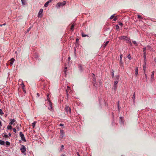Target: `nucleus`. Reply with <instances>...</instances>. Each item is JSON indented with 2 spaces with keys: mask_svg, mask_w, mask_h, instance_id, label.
<instances>
[{
  "mask_svg": "<svg viewBox=\"0 0 156 156\" xmlns=\"http://www.w3.org/2000/svg\"><path fill=\"white\" fill-rule=\"evenodd\" d=\"M121 40H123L124 41H126L127 43L131 44L130 38L126 36H121L119 37Z\"/></svg>",
  "mask_w": 156,
  "mask_h": 156,
  "instance_id": "f257e3e1",
  "label": "nucleus"
},
{
  "mask_svg": "<svg viewBox=\"0 0 156 156\" xmlns=\"http://www.w3.org/2000/svg\"><path fill=\"white\" fill-rule=\"evenodd\" d=\"M66 4V2L64 1L62 2H58L56 5V7L57 8H58L60 6H64Z\"/></svg>",
  "mask_w": 156,
  "mask_h": 156,
  "instance_id": "f03ea898",
  "label": "nucleus"
},
{
  "mask_svg": "<svg viewBox=\"0 0 156 156\" xmlns=\"http://www.w3.org/2000/svg\"><path fill=\"white\" fill-rule=\"evenodd\" d=\"M20 136L21 138V139L24 142H26V140L25 139L24 134L22 133V132L20 133Z\"/></svg>",
  "mask_w": 156,
  "mask_h": 156,
  "instance_id": "7ed1b4c3",
  "label": "nucleus"
},
{
  "mask_svg": "<svg viewBox=\"0 0 156 156\" xmlns=\"http://www.w3.org/2000/svg\"><path fill=\"white\" fill-rule=\"evenodd\" d=\"M14 61L15 59L14 58H12L10 60L8 61L7 63V65H10V66H12L13 64Z\"/></svg>",
  "mask_w": 156,
  "mask_h": 156,
  "instance_id": "20e7f679",
  "label": "nucleus"
},
{
  "mask_svg": "<svg viewBox=\"0 0 156 156\" xmlns=\"http://www.w3.org/2000/svg\"><path fill=\"white\" fill-rule=\"evenodd\" d=\"M20 151L22 153H24L26 151V148L25 146L23 145H22L20 148Z\"/></svg>",
  "mask_w": 156,
  "mask_h": 156,
  "instance_id": "39448f33",
  "label": "nucleus"
},
{
  "mask_svg": "<svg viewBox=\"0 0 156 156\" xmlns=\"http://www.w3.org/2000/svg\"><path fill=\"white\" fill-rule=\"evenodd\" d=\"M43 10L42 9H41L38 13V16L39 17L41 18L43 16Z\"/></svg>",
  "mask_w": 156,
  "mask_h": 156,
  "instance_id": "423d86ee",
  "label": "nucleus"
},
{
  "mask_svg": "<svg viewBox=\"0 0 156 156\" xmlns=\"http://www.w3.org/2000/svg\"><path fill=\"white\" fill-rule=\"evenodd\" d=\"M65 111L67 113H70L71 112V108L68 107L67 106H66L65 108Z\"/></svg>",
  "mask_w": 156,
  "mask_h": 156,
  "instance_id": "0eeeda50",
  "label": "nucleus"
},
{
  "mask_svg": "<svg viewBox=\"0 0 156 156\" xmlns=\"http://www.w3.org/2000/svg\"><path fill=\"white\" fill-rule=\"evenodd\" d=\"M60 133L61 134L60 136V138H63V136L64 135V131L63 130H60Z\"/></svg>",
  "mask_w": 156,
  "mask_h": 156,
  "instance_id": "6e6552de",
  "label": "nucleus"
},
{
  "mask_svg": "<svg viewBox=\"0 0 156 156\" xmlns=\"http://www.w3.org/2000/svg\"><path fill=\"white\" fill-rule=\"evenodd\" d=\"M109 42V41H107L105 43H105L103 45H102L101 47L102 48H105L106 46L108 44Z\"/></svg>",
  "mask_w": 156,
  "mask_h": 156,
  "instance_id": "1a4fd4ad",
  "label": "nucleus"
},
{
  "mask_svg": "<svg viewBox=\"0 0 156 156\" xmlns=\"http://www.w3.org/2000/svg\"><path fill=\"white\" fill-rule=\"evenodd\" d=\"M16 120L13 119L12 120H11V121L9 123V124L12 125H14L15 124V123H16Z\"/></svg>",
  "mask_w": 156,
  "mask_h": 156,
  "instance_id": "9d476101",
  "label": "nucleus"
},
{
  "mask_svg": "<svg viewBox=\"0 0 156 156\" xmlns=\"http://www.w3.org/2000/svg\"><path fill=\"white\" fill-rule=\"evenodd\" d=\"M52 0H49L47 2H46L44 5V7H47L48 6L49 3L51 2L52 1Z\"/></svg>",
  "mask_w": 156,
  "mask_h": 156,
  "instance_id": "9b49d317",
  "label": "nucleus"
},
{
  "mask_svg": "<svg viewBox=\"0 0 156 156\" xmlns=\"http://www.w3.org/2000/svg\"><path fill=\"white\" fill-rule=\"evenodd\" d=\"M16 128L18 131H19L20 130L21 128V125H19L18 124L16 126Z\"/></svg>",
  "mask_w": 156,
  "mask_h": 156,
  "instance_id": "f8f14e48",
  "label": "nucleus"
},
{
  "mask_svg": "<svg viewBox=\"0 0 156 156\" xmlns=\"http://www.w3.org/2000/svg\"><path fill=\"white\" fill-rule=\"evenodd\" d=\"M138 67H136L135 73V74L136 76H137L138 74Z\"/></svg>",
  "mask_w": 156,
  "mask_h": 156,
  "instance_id": "ddd939ff",
  "label": "nucleus"
},
{
  "mask_svg": "<svg viewBox=\"0 0 156 156\" xmlns=\"http://www.w3.org/2000/svg\"><path fill=\"white\" fill-rule=\"evenodd\" d=\"M2 135L5 138L8 137V135L6 133H3Z\"/></svg>",
  "mask_w": 156,
  "mask_h": 156,
  "instance_id": "4468645a",
  "label": "nucleus"
},
{
  "mask_svg": "<svg viewBox=\"0 0 156 156\" xmlns=\"http://www.w3.org/2000/svg\"><path fill=\"white\" fill-rule=\"evenodd\" d=\"M132 98L133 99V101L134 102L135 101V93H134V94L133 95V96L132 97Z\"/></svg>",
  "mask_w": 156,
  "mask_h": 156,
  "instance_id": "2eb2a0df",
  "label": "nucleus"
},
{
  "mask_svg": "<svg viewBox=\"0 0 156 156\" xmlns=\"http://www.w3.org/2000/svg\"><path fill=\"white\" fill-rule=\"evenodd\" d=\"M5 142L4 141L0 140V144L1 145H4Z\"/></svg>",
  "mask_w": 156,
  "mask_h": 156,
  "instance_id": "dca6fc26",
  "label": "nucleus"
},
{
  "mask_svg": "<svg viewBox=\"0 0 156 156\" xmlns=\"http://www.w3.org/2000/svg\"><path fill=\"white\" fill-rule=\"evenodd\" d=\"M74 26H75V25L74 24V23L71 26V28L70 29L71 30H74Z\"/></svg>",
  "mask_w": 156,
  "mask_h": 156,
  "instance_id": "f3484780",
  "label": "nucleus"
},
{
  "mask_svg": "<svg viewBox=\"0 0 156 156\" xmlns=\"http://www.w3.org/2000/svg\"><path fill=\"white\" fill-rule=\"evenodd\" d=\"M154 71H153L152 73V74L151 75V78L152 79L154 78Z\"/></svg>",
  "mask_w": 156,
  "mask_h": 156,
  "instance_id": "a211bd4d",
  "label": "nucleus"
},
{
  "mask_svg": "<svg viewBox=\"0 0 156 156\" xmlns=\"http://www.w3.org/2000/svg\"><path fill=\"white\" fill-rule=\"evenodd\" d=\"M22 3L23 5H25L26 1L25 0H21Z\"/></svg>",
  "mask_w": 156,
  "mask_h": 156,
  "instance_id": "6ab92c4d",
  "label": "nucleus"
},
{
  "mask_svg": "<svg viewBox=\"0 0 156 156\" xmlns=\"http://www.w3.org/2000/svg\"><path fill=\"white\" fill-rule=\"evenodd\" d=\"M36 123V122H34L33 123H32V125L33 126V128H34L35 127V124Z\"/></svg>",
  "mask_w": 156,
  "mask_h": 156,
  "instance_id": "aec40b11",
  "label": "nucleus"
},
{
  "mask_svg": "<svg viewBox=\"0 0 156 156\" xmlns=\"http://www.w3.org/2000/svg\"><path fill=\"white\" fill-rule=\"evenodd\" d=\"M118 83V81L117 80L115 81L114 82V86H116V85Z\"/></svg>",
  "mask_w": 156,
  "mask_h": 156,
  "instance_id": "412c9836",
  "label": "nucleus"
},
{
  "mask_svg": "<svg viewBox=\"0 0 156 156\" xmlns=\"http://www.w3.org/2000/svg\"><path fill=\"white\" fill-rule=\"evenodd\" d=\"M144 60L145 62L146 61V55H144Z\"/></svg>",
  "mask_w": 156,
  "mask_h": 156,
  "instance_id": "4be33fe9",
  "label": "nucleus"
},
{
  "mask_svg": "<svg viewBox=\"0 0 156 156\" xmlns=\"http://www.w3.org/2000/svg\"><path fill=\"white\" fill-rule=\"evenodd\" d=\"M64 146L63 145H62L61 146V148L60 150V151H62V150L64 149Z\"/></svg>",
  "mask_w": 156,
  "mask_h": 156,
  "instance_id": "5701e85b",
  "label": "nucleus"
},
{
  "mask_svg": "<svg viewBox=\"0 0 156 156\" xmlns=\"http://www.w3.org/2000/svg\"><path fill=\"white\" fill-rule=\"evenodd\" d=\"M4 114V113L3 112L2 110L1 109H0V115H2Z\"/></svg>",
  "mask_w": 156,
  "mask_h": 156,
  "instance_id": "b1692460",
  "label": "nucleus"
},
{
  "mask_svg": "<svg viewBox=\"0 0 156 156\" xmlns=\"http://www.w3.org/2000/svg\"><path fill=\"white\" fill-rule=\"evenodd\" d=\"M12 126L10 125V126H7V129H12Z\"/></svg>",
  "mask_w": 156,
  "mask_h": 156,
  "instance_id": "393cba45",
  "label": "nucleus"
},
{
  "mask_svg": "<svg viewBox=\"0 0 156 156\" xmlns=\"http://www.w3.org/2000/svg\"><path fill=\"white\" fill-rule=\"evenodd\" d=\"M133 44L135 45H137V43H136V41H133Z\"/></svg>",
  "mask_w": 156,
  "mask_h": 156,
  "instance_id": "a878e982",
  "label": "nucleus"
},
{
  "mask_svg": "<svg viewBox=\"0 0 156 156\" xmlns=\"http://www.w3.org/2000/svg\"><path fill=\"white\" fill-rule=\"evenodd\" d=\"M5 144L7 145H9L10 144V142L8 141H6L5 142Z\"/></svg>",
  "mask_w": 156,
  "mask_h": 156,
  "instance_id": "bb28decb",
  "label": "nucleus"
},
{
  "mask_svg": "<svg viewBox=\"0 0 156 156\" xmlns=\"http://www.w3.org/2000/svg\"><path fill=\"white\" fill-rule=\"evenodd\" d=\"M82 37H86V36H87V35H86L85 34H84V33H82Z\"/></svg>",
  "mask_w": 156,
  "mask_h": 156,
  "instance_id": "cd10ccee",
  "label": "nucleus"
},
{
  "mask_svg": "<svg viewBox=\"0 0 156 156\" xmlns=\"http://www.w3.org/2000/svg\"><path fill=\"white\" fill-rule=\"evenodd\" d=\"M128 58H129V60H130L131 59V56L130 54L129 55H128Z\"/></svg>",
  "mask_w": 156,
  "mask_h": 156,
  "instance_id": "c85d7f7f",
  "label": "nucleus"
},
{
  "mask_svg": "<svg viewBox=\"0 0 156 156\" xmlns=\"http://www.w3.org/2000/svg\"><path fill=\"white\" fill-rule=\"evenodd\" d=\"M114 71H113L112 72V73L111 74V76H112V77H114Z\"/></svg>",
  "mask_w": 156,
  "mask_h": 156,
  "instance_id": "c756f323",
  "label": "nucleus"
},
{
  "mask_svg": "<svg viewBox=\"0 0 156 156\" xmlns=\"http://www.w3.org/2000/svg\"><path fill=\"white\" fill-rule=\"evenodd\" d=\"M143 51H144V55H146V49H144Z\"/></svg>",
  "mask_w": 156,
  "mask_h": 156,
  "instance_id": "7c9ffc66",
  "label": "nucleus"
},
{
  "mask_svg": "<svg viewBox=\"0 0 156 156\" xmlns=\"http://www.w3.org/2000/svg\"><path fill=\"white\" fill-rule=\"evenodd\" d=\"M114 17V15H112L110 18V19H112Z\"/></svg>",
  "mask_w": 156,
  "mask_h": 156,
  "instance_id": "2f4dec72",
  "label": "nucleus"
},
{
  "mask_svg": "<svg viewBox=\"0 0 156 156\" xmlns=\"http://www.w3.org/2000/svg\"><path fill=\"white\" fill-rule=\"evenodd\" d=\"M115 27H116V29H117V30H118L119 29V27L118 26V25H116L115 26Z\"/></svg>",
  "mask_w": 156,
  "mask_h": 156,
  "instance_id": "473e14b6",
  "label": "nucleus"
},
{
  "mask_svg": "<svg viewBox=\"0 0 156 156\" xmlns=\"http://www.w3.org/2000/svg\"><path fill=\"white\" fill-rule=\"evenodd\" d=\"M121 122L122 123H123V122L122 121V117L120 118V122H121Z\"/></svg>",
  "mask_w": 156,
  "mask_h": 156,
  "instance_id": "72a5a7b5",
  "label": "nucleus"
},
{
  "mask_svg": "<svg viewBox=\"0 0 156 156\" xmlns=\"http://www.w3.org/2000/svg\"><path fill=\"white\" fill-rule=\"evenodd\" d=\"M13 131L15 133H16V129L15 128H13Z\"/></svg>",
  "mask_w": 156,
  "mask_h": 156,
  "instance_id": "f704fd0d",
  "label": "nucleus"
},
{
  "mask_svg": "<svg viewBox=\"0 0 156 156\" xmlns=\"http://www.w3.org/2000/svg\"><path fill=\"white\" fill-rule=\"evenodd\" d=\"M52 104L51 103H50V109H51L52 108Z\"/></svg>",
  "mask_w": 156,
  "mask_h": 156,
  "instance_id": "c9c22d12",
  "label": "nucleus"
},
{
  "mask_svg": "<svg viewBox=\"0 0 156 156\" xmlns=\"http://www.w3.org/2000/svg\"><path fill=\"white\" fill-rule=\"evenodd\" d=\"M116 88H117L116 86H114V90H115L116 89Z\"/></svg>",
  "mask_w": 156,
  "mask_h": 156,
  "instance_id": "e433bc0d",
  "label": "nucleus"
},
{
  "mask_svg": "<svg viewBox=\"0 0 156 156\" xmlns=\"http://www.w3.org/2000/svg\"><path fill=\"white\" fill-rule=\"evenodd\" d=\"M119 24L120 26H122L123 25V23H119Z\"/></svg>",
  "mask_w": 156,
  "mask_h": 156,
  "instance_id": "4c0bfd02",
  "label": "nucleus"
},
{
  "mask_svg": "<svg viewBox=\"0 0 156 156\" xmlns=\"http://www.w3.org/2000/svg\"><path fill=\"white\" fill-rule=\"evenodd\" d=\"M122 55H120V60H121V59H122Z\"/></svg>",
  "mask_w": 156,
  "mask_h": 156,
  "instance_id": "58836bf2",
  "label": "nucleus"
},
{
  "mask_svg": "<svg viewBox=\"0 0 156 156\" xmlns=\"http://www.w3.org/2000/svg\"><path fill=\"white\" fill-rule=\"evenodd\" d=\"M93 80L94 81L95 80V79L94 78V77L95 76V75L94 74H93Z\"/></svg>",
  "mask_w": 156,
  "mask_h": 156,
  "instance_id": "ea45409f",
  "label": "nucleus"
},
{
  "mask_svg": "<svg viewBox=\"0 0 156 156\" xmlns=\"http://www.w3.org/2000/svg\"><path fill=\"white\" fill-rule=\"evenodd\" d=\"M117 19L115 17V18L114 19H113V20L114 21H115L116 20H117Z\"/></svg>",
  "mask_w": 156,
  "mask_h": 156,
  "instance_id": "a19ab883",
  "label": "nucleus"
},
{
  "mask_svg": "<svg viewBox=\"0 0 156 156\" xmlns=\"http://www.w3.org/2000/svg\"><path fill=\"white\" fill-rule=\"evenodd\" d=\"M119 79V76H116V79L117 80H118Z\"/></svg>",
  "mask_w": 156,
  "mask_h": 156,
  "instance_id": "79ce46f5",
  "label": "nucleus"
},
{
  "mask_svg": "<svg viewBox=\"0 0 156 156\" xmlns=\"http://www.w3.org/2000/svg\"><path fill=\"white\" fill-rule=\"evenodd\" d=\"M143 69L144 70V71H145V66H143Z\"/></svg>",
  "mask_w": 156,
  "mask_h": 156,
  "instance_id": "37998d69",
  "label": "nucleus"
},
{
  "mask_svg": "<svg viewBox=\"0 0 156 156\" xmlns=\"http://www.w3.org/2000/svg\"><path fill=\"white\" fill-rule=\"evenodd\" d=\"M138 17L139 18H141V16L140 15H138Z\"/></svg>",
  "mask_w": 156,
  "mask_h": 156,
  "instance_id": "c03bdc74",
  "label": "nucleus"
},
{
  "mask_svg": "<svg viewBox=\"0 0 156 156\" xmlns=\"http://www.w3.org/2000/svg\"><path fill=\"white\" fill-rule=\"evenodd\" d=\"M76 154H77V155L78 156H80V154H79V153L78 152H77V153H76Z\"/></svg>",
  "mask_w": 156,
  "mask_h": 156,
  "instance_id": "a18cd8bd",
  "label": "nucleus"
},
{
  "mask_svg": "<svg viewBox=\"0 0 156 156\" xmlns=\"http://www.w3.org/2000/svg\"><path fill=\"white\" fill-rule=\"evenodd\" d=\"M61 156H66V155L65 154H62L61 155Z\"/></svg>",
  "mask_w": 156,
  "mask_h": 156,
  "instance_id": "49530a36",
  "label": "nucleus"
},
{
  "mask_svg": "<svg viewBox=\"0 0 156 156\" xmlns=\"http://www.w3.org/2000/svg\"><path fill=\"white\" fill-rule=\"evenodd\" d=\"M120 64H122L123 63L122 62V60H120Z\"/></svg>",
  "mask_w": 156,
  "mask_h": 156,
  "instance_id": "de8ad7c7",
  "label": "nucleus"
},
{
  "mask_svg": "<svg viewBox=\"0 0 156 156\" xmlns=\"http://www.w3.org/2000/svg\"><path fill=\"white\" fill-rule=\"evenodd\" d=\"M117 105H118V107L119 108V101H118V102Z\"/></svg>",
  "mask_w": 156,
  "mask_h": 156,
  "instance_id": "09e8293b",
  "label": "nucleus"
},
{
  "mask_svg": "<svg viewBox=\"0 0 156 156\" xmlns=\"http://www.w3.org/2000/svg\"><path fill=\"white\" fill-rule=\"evenodd\" d=\"M2 126V122H1V121L0 120V126Z\"/></svg>",
  "mask_w": 156,
  "mask_h": 156,
  "instance_id": "8fccbe9b",
  "label": "nucleus"
},
{
  "mask_svg": "<svg viewBox=\"0 0 156 156\" xmlns=\"http://www.w3.org/2000/svg\"><path fill=\"white\" fill-rule=\"evenodd\" d=\"M8 135L9 136H11V134L10 133H9V134H8Z\"/></svg>",
  "mask_w": 156,
  "mask_h": 156,
  "instance_id": "3c124183",
  "label": "nucleus"
},
{
  "mask_svg": "<svg viewBox=\"0 0 156 156\" xmlns=\"http://www.w3.org/2000/svg\"><path fill=\"white\" fill-rule=\"evenodd\" d=\"M37 96H38V97H39V93H37Z\"/></svg>",
  "mask_w": 156,
  "mask_h": 156,
  "instance_id": "603ef678",
  "label": "nucleus"
},
{
  "mask_svg": "<svg viewBox=\"0 0 156 156\" xmlns=\"http://www.w3.org/2000/svg\"><path fill=\"white\" fill-rule=\"evenodd\" d=\"M63 124H60V125H59V126H63Z\"/></svg>",
  "mask_w": 156,
  "mask_h": 156,
  "instance_id": "864d4df0",
  "label": "nucleus"
},
{
  "mask_svg": "<svg viewBox=\"0 0 156 156\" xmlns=\"http://www.w3.org/2000/svg\"><path fill=\"white\" fill-rule=\"evenodd\" d=\"M145 76L146 78H147V75L146 74H145Z\"/></svg>",
  "mask_w": 156,
  "mask_h": 156,
  "instance_id": "5fc2aeb1",
  "label": "nucleus"
},
{
  "mask_svg": "<svg viewBox=\"0 0 156 156\" xmlns=\"http://www.w3.org/2000/svg\"><path fill=\"white\" fill-rule=\"evenodd\" d=\"M47 99L48 100V98H49V95H47Z\"/></svg>",
  "mask_w": 156,
  "mask_h": 156,
  "instance_id": "6e6d98bb",
  "label": "nucleus"
},
{
  "mask_svg": "<svg viewBox=\"0 0 156 156\" xmlns=\"http://www.w3.org/2000/svg\"><path fill=\"white\" fill-rule=\"evenodd\" d=\"M69 60H69L70 59V57H69L68 58Z\"/></svg>",
  "mask_w": 156,
  "mask_h": 156,
  "instance_id": "4d7b16f0",
  "label": "nucleus"
},
{
  "mask_svg": "<svg viewBox=\"0 0 156 156\" xmlns=\"http://www.w3.org/2000/svg\"><path fill=\"white\" fill-rule=\"evenodd\" d=\"M30 27L29 28L28 30V31H29V30H30Z\"/></svg>",
  "mask_w": 156,
  "mask_h": 156,
  "instance_id": "13d9d810",
  "label": "nucleus"
},
{
  "mask_svg": "<svg viewBox=\"0 0 156 156\" xmlns=\"http://www.w3.org/2000/svg\"><path fill=\"white\" fill-rule=\"evenodd\" d=\"M3 25H6V23H5L3 24H2Z\"/></svg>",
  "mask_w": 156,
  "mask_h": 156,
  "instance_id": "bf43d9fd",
  "label": "nucleus"
},
{
  "mask_svg": "<svg viewBox=\"0 0 156 156\" xmlns=\"http://www.w3.org/2000/svg\"><path fill=\"white\" fill-rule=\"evenodd\" d=\"M3 26V25L2 24H0V27H2V26Z\"/></svg>",
  "mask_w": 156,
  "mask_h": 156,
  "instance_id": "052dcab7",
  "label": "nucleus"
},
{
  "mask_svg": "<svg viewBox=\"0 0 156 156\" xmlns=\"http://www.w3.org/2000/svg\"><path fill=\"white\" fill-rule=\"evenodd\" d=\"M69 87L68 86H67V89H69Z\"/></svg>",
  "mask_w": 156,
  "mask_h": 156,
  "instance_id": "680f3d73",
  "label": "nucleus"
},
{
  "mask_svg": "<svg viewBox=\"0 0 156 156\" xmlns=\"http://www.w3.org/2000/svg\"><path fill=\"white\" fill-rule=\"evenodd\" d=\"M75 51H76V49H75V50L74 51V52L75 53Z\"/></svg>",
  "mask_w": 156,
  "mask_h": 156,
  "instance_id": "e2e57ef3",
  "label": "nucleus"
},
{
  "mask_svg": "<svg viewBox=\"0 0 156 156\" xmlns=\"http://www.w3.org/2000/svg\"><path fill=\"white\" fill-rule=\"evenodd\" d=\"M78 39H77H77H76V41H78Z\"/></svg>",
  "mask_w": 156,
  "mask_h": 156,
  "instance_id": "0e129e2a",
  "label": "nucleus"
},
{
  "mask_svg": "<svg viewBox=\"0 0 156 156\" xmlns=\"http://www.w3.org/2000/svg\"><path fill=\"white\" fill-rule=\"evenodd\" d=\"M67 69V67H65V69Z\"/></svg>",
  "mask_w": 156,
  "mask_h": 156,
  "instance_id": "69168bd1",
  "label": "nucleus"
},
{
  "mask_svg": "<svg viewBox=\"0 0 156 156\" xmlns=\"http://www.w3.org/2000/svg\"><path fill=\"white\" fill-rule=\"evenodd\" d=\"M143 49H146V48H144Z\"/></svg>",
  "mask_w": 156,
  "mask_h": 156,
  "instance_id": "338daca9",
  "label": "nucleus"
}]
</instances>
